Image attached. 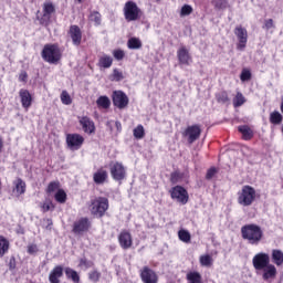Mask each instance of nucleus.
<instances>
[{"label": "nucleus", "instance_id": "obj_39", "mask_svg": "<svg viewBox=\"0 0 283 283\" xmlns=\"http://www.w3.org/2000/svg\"><path fill=\"white\" fill-rule=\"evenodd\" d=\"M55 200L56 202H60L61 205L65 203L67 200V195L63 191V189H59L55 193Z\"/></svg>", "mask_w": 283, "mask_h": 283}, {"label": "nucleus", "instance_id": "obj_16", "mask_svg": "<svg viewBox=\"0 0 283 283\" xmlns=\"http://www.w3.org/2000/svg\"><path fill=\"white\" fill-rule=\"evenodd\" d=\"M118 242L122 249H132V233H129L127 230L122 231L118 235Z\"/></svg>", "mask_w": 283, "mask_h": 283}, {"label": "nucleus", "instance_id": "obj_43", "mask_svg": "<svg viewBox=\"0 0 283 283\" xmlns=\"http://www.w3.org/2000/svg\"><path fill=\"white\" fill-rule=\"evenodd\" d=\"M61 101L63 105H72V97L70 96V93H67V91L62 92Z\"/></svg>", "mask_w": 283, "mask_h": 283}, {"label": "nucleus", "instance_id": "obj_52", "mask_svg": "<svg viewBox=\"0 0 283 283\" xmlns=\"http://www.w3.org/2000/svg\"><path fill=\"white\" fill-rule=\"evenodd\" d=\"M265 30H271L272 28H275V24L273 23V19H268L264 21V27Z\"/></svg>", "mask_w": 283, "mask_h": 283}, {"label": "nucleus", "instance_id": "obj_3", "mask_svg": "<svg viewBox=\"0 0 283 283\" xmlns=\"http://www.w3.org/2000/svg\"><path fill=\"white\" fill-rule=\"evenodd\" d=\"M90 209L93 216L103 218V216H105V211L109 209V200L105 197H97L92 200Z\"/></svg>", "mask_w": 283, "mask_h": 283}, {"label": "nucleus", "instance_id": "obj_56", "mask_svg": "<svg viewBox=\"0 0 283 283\" xmlns=\"http://www.w3.org/2000/svg\"><path fill=\"white\" fill-rule=\"evenodd\" d=\"M46 222H48L46 229H52L51 228L52 227V219H48Z\"/></svg>", "mask_w": 283, "mask_h": 283}, {"label": "nucleus", "instance_id": "obj_54", "mask_svg": "<svg viewBox=\"0 0 283 283\" xmlns=\"http://www.w3.org/2000/svg\"><path fill=\"white\" fill-rule=\"evenodd\" d=\"M216 176V168H210L206 175L207 180H211Z\"/></svg>", "mask_w": 283, "mask_h": 283}, {"label": "nucleus", "instance_id": "obj_48", "mask_svg": "<svg viewBox=\"0 0 283 283\" xmlns=\"http://www.w3.org/2000/svg\"><path fill=\"white\" fill-rule=\"evenodd\" d=\"M182 178V174H180L179 171H175L171 174L170 180L174 185H176V182H180Z\"/></svg>", "mask_w": 283, "mask_h": 283}, {"label": "nucleus", "instance_id": "obj_38", "mask_svg": "<svg viewBox=\"0 0 283 283\" xmlns=\"http://www.w3.org/2000/svg\"><path fill=\"white\" fill-rule=\"evenodd\" d=\"M134 137L140 140V138H145V127L143 125H138L134 130H133Z\"/></svg>", "mask_w": 283, "mask_h": 283}, {"label": "nucleus", "instance_id": "obj_14", "mask_svg": "<svg viewBox=\"0 0 283 283\" xmlns=\"http://www.w3.org/2000/svg\"><path fill=\"white\" fill-rule=\"evenodd\" d=\"M262 280L269 282V280H275L277 277V268L274 264H268L265 268L261 269Z\"/></svg>", "mask_w": 283, "mask_h": 283}, {"label": "nucleus", "instance_id": "obj_55", "mask_svg": "<svg viewBox=\"0 0 283 283\" xmlns=\"http://www.w3.org/2000/svg\"><path fill=\"white\" fill-rule=\"evenodd\" d=\"M19 81H21L22 83H25V81H28V73L25 71H22L20 73Z\"/></svg>", "mask_w": 283, "mask_h": 283}, {"label": "nucleus", "instance_id": "obj_49", "mask_svg": "<svg viewBox=\"0 0 283 283\" xmlns=\"http://www.w3.org/2000/svg\"><path fill=\"white\" fill-rule=\"evenodd\" d=\"M113 55L116 59V61H123V59H125V51L115 50V51H113Z\"/></svg>", "mask_w": 283, "mask_h": 283}, {"label": "nucleus", "instance_id": "obj_27", "mask_svg": "<svg viewBox=\"0 0 283 283\" xmlns=\"http://www.w3.org/2000/svg\"><path fill=\"white\" fill-rule=\"evenodd\" d=\"M65 275L69 280H72V282H81V276H78V272L74 271L72 268L65 269Z\"/></svg>", "mask_w": 283, "mask_h": 283}, {"label": "nucleus", "instance_id": "obj_41", "mask_svg": "<svg viewBox=\"0 0 283 283\" xmlns=\"http://www.w3.org/2000/svg\"><path fill=\"white\" fill-rule=\"evenodd\" d=\"M90 21L95 23V25H101V13L98 11H93L90 14Z\"/></svg>", "mask_w": 283, "mask_h": 283}, {"label": "nucleus", "instance_id": "obj_35", "mask_svg": "<svg viewBox=\"0 0 283 283\" xmlns=\"http://www.w3.org/2000/svg\"><path fill=\"white\" fill-rule=\"evenodd\" d=\"M247 103V99L244 98V95L242 93H237L235 97L233 98V105L234 107H242Z\"/></svg>", "mask_w": 283, "mask_h": 283}, {"label": "nucleus", "instance_id": "obj_51", "mask_svg": "<svg viewBox=\"0 0 283 283\" xmlns=\"http://www.w3.org/2000/svg\"><path fill=\"white\" fill-rule=\"evenodd\" d=\"M42 211L44 212V213H48V211H50L51 209H54V206L52 205V202H50V201H46V202H44L43 205H42Z\"/></svg>", "mask_w": 283, "mask_h": 283}, {"label": "nucleus", "instance_id": "obj_28", "mask_svg": "<svg viewBox=\"0 0 283 283\" xmlns=\"http://www.w3.org/2000/svg\"><path fill=\"white\" fill-rule=\"evenodd\" d=\"M239 132L242 134L244 140H251L253 138V130L247 125L239 126Z\"/></svg>", "mask_w": 283, "mask_h": 283}, {"label": "nucleus", "instance_id": "obj_19", "mask_svg": "<svg viewBox=\"0 0 283 283\" xmlns=\"http://www.w3.org/2000/svg\"><path fill=\"white\" fill-rule=\"evenodd\" d=\"M177 57L181 65H190L191 64V54H189V50L187 48L181 46L177 51Z\"/></svg>", "mask_w": 283, "mask_h": 283}, {"label": "nucleus", "instance_id": "obj_29", "mask_svg": "<svg viewBox=\"0 0 283 283\" xmlns=\"http://www.w3.org/2000/svg\"><path fill=\"white\" fill-rule=\"evenodd\" d=\"M178 238L181 242H185V244H189V242H191V233L189 232V230H179Z\"/></svg>", "mask_w": 283, "mask_h": 283}, {"label": "nucleus", "instance_id": "obj_13", "mask_svg": "<svg viewBox=\"0 0 283 283\" xmlns=\"http://www.w3.org/2000/svg\"><path fill=\"white\" fill-rule=\"evenodd\" d=\"M140 277L144 283H158V274L147 266L142 269Z\"/></svg>", "mask_w": 283, "mask_h": 283}, {"label": "nucleus", "instance_id": "obj_50", "mask_svg": "<svg viewBox=\"0 0 283 283\" xmlns=\"http://www.w3.org/2000/svg\"><path fill=\"white\" fill-rule=\"evenodd\" d=\"M80 266H84V269H91V266H94V263L92 261H87L86 259H81Z\"/></svg>", "mask_w": 283, "mask_h": 283}, {"label": "nucleus", "instance_id": "obj_21", "mask_svg": "<svg viewBox=\"0 0 283 283\" xmlns=\"http://www.w3.org/2000/svg\"><path fill=\"white\" fill-rule=\"evenodd\" d=\"M107 170L103 168H99L96 172L93 174V181L95 185H105V182H107Z\"/></svg>", "mask_w": 283, "mask_h": 283}, {"label": "nucleus", "instance_id": "obj_10", "mask_svg": "<svg viewBox=\"0 0 283 283\" xmlns=\"http://www.w3.org/2000/svg\"><path fill=\"white\" fill-rule=\"evenodd\" d=\"M172 200H177L180 205H187L189 202V193L182 186H176L170 190Z\"/></svg>", "mask_w": 283, "mask_h": 283}, {"label": "nucleus", "instance_id": "obj_37", "mask_svg": "<svg viewBox=\"0 0 283 283\" xmlns=\"http://www.w3.org/2000/svg\"><path fill=\"white\" fill-rule=\"evenodd\" d=\"M123 78H125V75H123V71L118 70V69H114L113 70V74L109 76L111 81H123Z\"/></svg>", "mask_w": 283, "mask_h": 283}, {"label": "nucleus", "instance_id": "obj_57", "mask_svg": "<svg viewBox=\"0 0 283 283\" xmlns=\"http://www.w3.org/2000/svg\"><path fill=\"white\" fill-rule=\"evenodd\" d=\"M3 149V138L0 137V153L2 151Z\"/></svg>", "mask_w": 283, "mask_h": 283}, {"label": "nucleus", "instance_id": "obj_36", "mask_svg": "<svg viewBox=\"0 0 283 283\" xmlns=\"http://www.w3.org/2000/svg\"><path fill=\"white\" fill-rule=\"evenodd\" d=\"M270 123H272L273 125H280V123H282V114H280V112L277 111L271 113Z\"/></svg>", "mask_w": 283, "mask_h": 283}, {"label": "nucleus", "instance_id": "obj_18", "mask_svg": "<svg viewBox=\"0 0 283 283\" xmlns=\"http://www.w3.org/2000/svg\"><path fill=\"white\" fill-rule=\"evenodd\" d=\"M80 125L82 126V129L85 132V134H94V132H96V126L94 125V120H92L87 116L80 118Z\"/></svg>", "mask_w": 283, "mask_h": 283}, {"label": "nucleus", "instance_id": "obj_7", "mask_svg": "<svg viewBox=\"0 0 283 283\" xmlns=\"http://www.w3.org/2000/svg\"><path fill=\"white\" fill-rule=\"evenodd\" d=\"M234 34L238 39L237 50H239L240 52H244V49L247 48V43L249 41V32L244 27L237 25L234 28Z\"/></svg>", "mask_w": 283, "mask_h": 283}, {"label": "nucleus", "instance_id": "obj_46", "mask_svg": "<svg viewBox=\"0 0 283 283\" xmlns=\"http://www.w3.org/2000/svg\"><path fill=\"white\" fill-rule=\"evenodd\" d=\"M240 78L243 83L247 81H251V71L248 69H243Z\"/></svg>", "mask_w": 283, "mask_h": 283}, {"label": "nucleus", "instance_id": "obj_15", "mask_svg": "<svg viewBox=\"0 0 283 283\" xmlns=\"http://www.w3.org/2000/svg\"><path fill=\"white\" fill-rule=\"evenodd\" d=\"M90 230V219L82 218L74 222L73 224V233L81 234L85 233V231Z\"/></svg>", "mask_w": 283, "mask_h": 283}, {"label": "nucleus", "instance_id": "obj_20", "mask_svg": "<svg viewBox=\"0 0 283 283\" xmlns=\"http://www.w3.org/2000/svg\"><path fill=\"white\" fill-rule=\"evenodd\" d=\"M69 34L72 39L73 45H81L83 33H81V28H78V25H71Z\"/></svg>", "mask_w": 283, "mask_h": 283}, {"label": "nucleus", "instance_id": "obj_33", "mask_svg": "<svg viewBox=\"0 0 283 283\" xmlns=\"http://www.w3.org/2000/svg\"><path fill=\"white\" fill-rule=\"evenodd\" d=\"M96 103H97V106L102 107V109H108L109 105H112V102L107 96H99Z\"/></svg>", "mask_w": 283, "mask_h": 283}, {"label": "nucleus", "instance_id": "obj_31", "mask_svg": "<svg viewBox=\"0 0 283 283\" xmlns=\"http://www.w3.org/2000/svg\"><path fill=\"white\" fill-rule=\"evenodd\" d=\"M201 266H207L208 269L213 266V258L209 254H203L199 258Z\"/></svg>", "mask_w": 283, "mask_h": 283}, {"label": "nucleus", "instance_id": "obj_25", "mask_svg": "<svg viewBox=\"0 0 283 283\" xmlns=\"http://www.w3.org/2000/svg\"><path fill=\"white\" fill-rule=\"evenodd\" d=\"M56 12V9L52 2H44L43 3V17L44 19H50L52 14Z\"/></svg>", "mask_w": 283, "mask_h": 283}, {"label": "nucleus", "instance_id": "obj_9", "mask_svg": "<svg viewBox=\"0 0 283 283\" xmlns=\"http://www.w3.org/2000/svg\"><path fill=\"white\" fill-rule=\"evenodd\" d=\"M83 143H85V138L80 134L66 135V145L71 151H78V149L83 147Z\"/></svg>", "mask_w": 283, "mask_h": 283}, {"label": "nucleus", "instance_id": "obj_47", "mask_svg": "<svg viewBox=\"0 0 283 283\" xmlns=\"http://www.w3.org/2000/svg\"><path fill=\"white\" fill-rule=\"evenodd\" d=\"M59 187H61V184H59V181H52L48 186V192L54 193V191H56L59 189Z\"/></svg>", "mask_w": 283, "mask_h": 283}, {"label": "nucleus", "instance_id": "obj_58", "mask_svg": "<svg viewBox=\"0 0 283 283\" xmlns=\"http://www.w3.org/2000/svg\"><path fill=\"white\" fill-rule=\"evenodd\" d=\"M78 1V3H81L83 0H77Z\"/></svg>", "mask_w": 283, "mask_h": 283}, {"label": "nucleus", "instance_id": "obj_24", "mask_svg": "<svg viewBox=\"0 0 283 283\" xmlns=\"http://www.w3.org/2000/svg\"><path fill=\"white\" fill-rule=\"evenodd\" d=\"M272 262L276 266H283V251L274 249L272 250Z\"/></svg>", "mask_w": 283, "mask_h": 283}, {"label": "nucleus", "instance_id": "obj_4", "mask_svg": "<svg viewBox=\"0 0 283 283\" xmlns=\"http://www.w3.org/2000/svg\"><path fill=\"white\" fill-rule=\"evenodd\" d=\"M255 200V189L251 186H243L239 192L238 202L242 207H251Z\"/></svg>", "mask_w": 283, "mask_h": 283}, {"label": "nucleus", "instance_id": "obj_11", "mask_svg": "<svg viewBox=\"0 0 283 283\" xmlns=\"http://www.w3.org/2000/svg\"><path fill=\"white\" fill-rule=\"evenodd\" d=\"M113 105L118 109H125L129 105V97L123 91H115L113 93Z\"/></svg>", "mask_w": 283, "mask_h": 283}, {"label": "nucleus", "instance_id": "obj_26", "mask_svg": "<svg viewBox=\"0 0 283 283\" xmlns=\"http://www.w3.org/2000/svg\"><path fill=\"white\" fill-rule=\"evenodd\" d=\"M114 63V59L109 55H102L98 60V66L104 67L105 70L112 67V64Z\"/></svg>", "mask_w": 283, "mask_h": 283}, {"label": "nucleus", "instance_id": "obj_1", "mask_svg": "<svg viewBox=\"0 0 283 283\" xmlns=\"http://www.w3.org/2000/svg\"><path fill=\"white\" fill-rule=\"evenodd\" d=\"M241 235L243 240H247L249 244H258L262 242L264 238V232L262 228L255 223L245 224L241 228Z\"/></svg>", "mask_w": 283, "mask_h": 283}, {"label": "nucleus", "instance_id": "obj_6", "mask_svg": "<svg viewBox=\"0 0 283 283\" xmlns=\"http://www.w3.org/2000/svg\"><path fill=\"white\" fill-rule=\"evenodd\" d=\"M111 176L116 182H122L127 178V168L122 163L115 161L109 165Z\"/></svg>", "mask_w": 283, "mask_h": 283}, {"label": "nucleus", "instance_id": "obj_32", "mask_svg": "<svg viewBox=\"0 0 283 283\" xmlns=\"http://www.w3.org/2000/svg\"><path fill=\"white\" fill-rule=\"evenodd\" d=\"M8 249H10V242H8L7 239L0 235V258H3V255L8 253Z\"/></svg>", "mask_w": 283, "mask_h": 283}, {"label": "nucleus", "instance_id": "obj_12", "mask_svg": "<svg viewBox=\"0 0 283 283\" xmlns=\"http://www.w3.org/2000/svg\"><path fill=\"white\" fill-rule=\"evenodd\" d=\"M200 134H202V129H200L199 125L188 126L185 130V136H187L188 143L190 145H192V143H196V140L200 138Z\"/></svg>", "mask_w": 283, "mask_h": 283}, {"label": "nucleus", "instance_id": "obj_44", "mask_svg": "<svg viewBox=\"0 0 283 283\" xmlns=\"http://www.w3.org/2000/svg\"><path fill=\"white\" fill-rule=\"evenodd\" d=\"M217 101L218 103H221L222 105H224L229 103V95L227 94V92H221L217 94Z\"/></svg>", "mask_w": 283, "mask_h": 283}, {"label": "nucleus", "instance_id": "obj_34", "mask_svg": "<svg viewBox=\"0 0 283 283\" xmlns=\"http://www.w3.org/2000/svg\"><path fill=\"white\" fill-rule=\"evenodd\" d=\"M187 280L189 283H203L202 276L198 272H190L187 274Z\"/></svg>", "mask_w": 283, "mask_h": 283}, {"label": "nucleus", "instance_id": "obj_42", "mask_svg": "<svg viewBox=\"0 0 283 283\" xmlns=\"http://www.w3.org/2000/svg\"><path fill=\"white\" fill-rule=\"evenodd\" d=\"M193 12V8L189 4H185L181 7L180 17H189Z\"/></svg>", "mask_w": 283, "mask_h": 283}, {"label": "nucleus", "instance_id": "obj_8", "mask_svg": "<svg viewBox=\"0 0 283 283\" xmlns=\"http://www.w3.org/2000/svg\"><path fill=\"white\" fill-rule=\"evenodd\" d=\"M252 264L255 271H262V269L271 264V256L269 253L260 252L253 256Z\"/></svg>", "mask_w": 283, "mask_h": 283}, {"label": "nucleus", "instance_id": "obj_17", "mask_svg": "<svg viewBox=\"0 0 283 283\" xmlns=\"http://www.w3.org/2000/svg\"><path fill=\"white\" fill-rule=\"evenodd\" d=\"M19 96H20L22 107L24 109H30V107H32V94H30V91L25 88H21L19 92Z\"/></svg>", "mask_w": 283, "mask_h": 283}, {"label": "nucleus", "instance_id": "obj_40", "mask_svg": "<svg viewBox=\"0 0 283 283\" xmlns=\"http://www.w3.org/2000/svg\"><path fill=\"white\" fill-rule=\"evenodd\" d=\"M88 280L93 283H97L101 280V272L98 270H93L88 272Z\"/></svg>", "mask_w": 283, "mask_h": 283}, {"label": "nucleus", "instance_id": "obj_30", "mask_svg": "<svg viewBox=\"0 0 283 283\" xmlns=\"http://www.w3.org/2000/svg\"><path fill=\"white\" fill-rule=\"evenodd\" d=\"M127 46L129 50H140L143 48V42L138 38H130L127 42Z\"/></svg>", "mask_w": 283, "mask_h": 283}, {"label": "nucleus", "instance_id": "obj_45", "mask_svg": "<svg viewBox=\"0 0 283 283\" xmlns=\"http://www.w3.org/2000/svg\"><path fill=\"white\" fill-rule=\"evenodd\" d=\"M229 2L227 0H214V8L218 10H226Z\"/></svg>", "mask_w": 283, "mask_h": 283}, {"label": "nucleus", "instance_id": "obj_22", "mask_svg": "<svg viewBox=\"0 0 283 283\" xmlns=\"http://www.w3.org/2000/svg\"><path fill=\"white\" fill-rule=\"evenodd\" d=\"M27 185L25 181L21 178H17L13 180V193L15 196H23L25 193Z\"/></svg>", "mask_w": 283, "mask_h": 283}, {"label": "nucleus", "instance_id": "obj_23", "mask_svg": "<svg viewBox=\"0 0 283 283\" xmlns=\"http://www.w3.org/2000/svg\"><path fill=\"white\" fill-rule=\"evenodd\" d=\"M60 277H63V266L56 265L49 274V281L51 283H61Z\"/></svg>", "mask_w": 283, "mask_h": 283}, {"label": "nucleus", "instance_id": "obj_5", "mask_svg": "<svg viewBox=\"0 0 283 283\" xmlns=\"http://www.w3.org/2000/svg\"><path fill=\"white\" fill-rule=\"evenodd\" d=\"M140 8H138V4L134 1H127L124 6V17L126 21H138L140 19Z\"/></svg>", "mask_w": 283, "mask_h": 283}, {"label": "nucleus", "instance_id": "obj_53", "mask_svg": "<svg viewBox=\"0 0 283 283\" xmlns=\"http://www.w3.org/2000/svg\"><path fill=\"white\" fill-rule=\"evenodd\" d=\"M39 251V248L36 247V244H31L28 247V253H30V255H34V253H36Z\"/></svg>", "mask_w": 283, "mask_h": 283}, {"label": "nucleus", "instance_id": "obj_59", "mask_svg": "<svg viewBox=\"0 0 283 283\" xmlns=\"http://www.w3.org/2000/svg\"><path fill=\"white\" fill-rule=\"evenodd\" d=\"M116 125L118 126V125H120V123H116Z\"/></svg>", "mask_w": 283, "mask_h": 283}, {"label": "nucleus", "instance_id": "obj_2", "mask_svg": "<svg viewBox=\"0 0 283 283\" xmlns=\"http://www.w3.org/2000/svg\"><path fill=\"white\" fill-rule=\"evenodd\" d=\"M42 59L46 63L56 64L61 61V50L56 44H46L42 50Z\"/></svg>", "mask_w": 283, "mask_h": 283}]
</instances>
